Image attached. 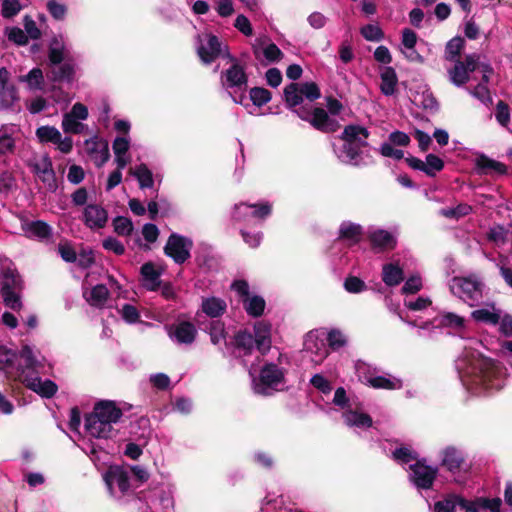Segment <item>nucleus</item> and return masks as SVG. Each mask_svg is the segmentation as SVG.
Segmentation results:
<instances>
[{"instance_id": "f257e3e1", "label": "nucleus", "mask_w": 512, "mask_h": 512, "mask_svg": "<svg viewBox=\"0 0 512 512\" xmlns=\"http://www.w3.org/2000/svg\"><path fill=\"white\" fill-rule=\"evenodd\" d=\"M463 385L475 394L498 390L503 386L502 369L472 346L465 348L456 361Z\"/></svg>"}, {"instance_id": "f03ea898", "label": "nucleus", "mask_w": 512, "mask_h": 512, "mask_svg": "<svg viewBox=\"0 0 512 512\" xmlns=\"http://www.w3.org/2000/svg\"><path fill=\"white\" fill-rule=\"evenodd\" d=\"M0 363L4 364L7 374L40 396L50 398L57 392V385L53 381H43L38 376L37 361L31 347L24 346L19 354L0 348Z\"/></svg>"}, {"instance_id": "7ed1b4c3", "label": "nucleus", "mask_w": 512, "mask_h": 512, "mask_svg": "<svg viewBox=\"0 0 512 512\" xmlns=\"http://www.w3.org/2000/svg\"><path fill=\"white\" fill-rule=\"evenodd\" d=\"M369 133L366 128L358 125H349L343 131L341 146L334 145V152L338 159L346 164L359 165L361 163V148L367 145Z\"/></svg>"}, {"instance_id": "20e7f679", "label": "nucleus", "mask_w": 512, "mask_h": 512, "mask_svg": "<svg viewBox=\"0 0 512 512\" xmlns=\"http://www.w3.org/2000/svg\"><path fill=\"white\" fill-rule=\"evenodd\" d=\"M500 498L479 497L468 501L460 496L450 495L434 505V512H455L457 508L465 512H500Z\"/></svg>"}, {"instance_id": "39448f33", "label": "nucleus", "mask_w": 512, "mask_h": 512, "mask_svg": "<svg viewBox=\"0 0 512 512\" xmlns=\"http://www.w3.org/2000/svg\"><path fill=\"white\" fill-rule=\"evenodd\" d=\"M479 71L483 74L484 82H489V78L493 73V69L490 65L485 63H480L479 56L472 54L468 55L465 58V61H456L453 68L448 70V75L450 81L455 86H462L469 80V73Z\"/></svg>"}, {"instance_id": "423d86ee", "label": "nucleus", "mask_w": 512, "mask_h": 512, "mask_svg": "<svg viewBox=\"0 0 512 512\" xmlns=\"http://www.w3.org/2000/svg\"><path fill=\"white\" fill-rule=\"evenodd\" d=\"M449 288L453 295L472 307L482 299L484 284L475 276L454 277Z\"/></svg>"}, {"instance_id": "0eeeda50", "label": "nucleus", "mask_w": 512, "mask_h": 512, "mask_svg": "<svg viewBox=\"0 0 512 512\" xmlns=\"http://www.w3.org/2000/svg\"><path fill=\"white\" fill-rule=\"evenodd\" d=\"M222 84L235 103L241 104L246 108L250 106L248 102H245L247 76L242 66L234 63L229 69H227L222 77Z\"/></svg>"}, {"instance_id": "6e6552de", "label": "nucleus", "mask_w": 512, "mask_h": 512, "mask_svg": "<svg viewBox=\"0 0 512 512\" xmlns=\"http://www.w3.org/2000/svg\"><path fill=\"white\" fill-rule=\"evenodd\" d=\"M249 373L252 376L253 390L260 395H270L284 384L283 369L273 363L264 365L258 377H254L251 371Z\"/></svg>"}, {"instance_id": "1a4fd4ad", "label": "nucleus", "mask_w": 512, "mask_h": 512, "mask_svg": "<svg viewBox=\"0 0 512 512\" xmlns=\"http://www.w3.org/2000/svg\"><path fill=\"white\" fill-rule=\"evenodd\" d=\"M197 54L204 64H210L220 56L230 57L227 47L217 36L210 33L198 35Z\"/></svg>"}, {"instance_id": "9d476101", "label": "nucleus", "mask_w": 512, "mask_h": 512, "mask_svg": "<svg viewBox=\"0 0 512 512\" xmlns=\"http://www.w3.org/2000/svg\"><path fill=\"white\" fill-rule=\"evenodd\" d=\"M295 113L304 121L309 122L315 129L330 133L335 132L339 128V123L336 119L331 118L327 112L322 108H307L301 106L295 110Z\"/></svg>"}, {"instance_id": "9b49d317", "label": "nucleus", "mask_w": 512, "mask_h": 512, "mask_svg": "<svg viewBox=\"0 0 512 512\" xmlns=\"http://www.w3.org/2000/svg\"><path fill=\"white\" fill-rule=\"evenodd\" d=\"M88 117V108L77 102L70 111L63 114L61 128L66 134H83L88 130V125L84 123Z\"/></svg>"}, {"instance_id": "f8f14e48", "label": "nucleus", "mask_w": 512, "mask_h": 512, "mask_svg": "<svg viewBox=\"0 0 512 512\" xmlns=\"http://www.w3.org/2000/svg\"><path fill=\"white\" fill-rule=\"evenodd\" d=\"M231 287L240 297L248 315L258 317L263 314L266 306L265 300L259 295L251 294L246 281L236 280L232 283Z\"/></svg>"}, {"instance_id": "ddd939ff", "label": "nucleus", "mask_w": 512, "mask_h": 512, "mask_svg": "<svg viewBox=\"0 0 512 512\" xmlns=\"http://www.w3.org/2000/svg\"><path fill=\"white\" fill-rule=\"evenodd\" d=\"M21 289V278L12 270H7L3 273L2 278V297L7 307L13 310H19L22 307V302L19 296Z\"/></svg>"}, {"instance_id": "4468645a", "label": "nucleus", "mask_w": 512, "mask_h": 512, "mask_svg": "<svg viewBox=\"0 0 512 512\" xmlns=\"http://www.w3.org/2000/svg\"><path fill=\"white\" fill-rule=\"evenodd\" d=\"M35 135L40 143H52L63 154H69L73 149V139L70 136H63L55 126H40L36 129Z\"/></svg>"}, {"instance_id": "2eb2a0df", "label": "nucleus", "mask_w": 512, "mask_h": 512, "mask_svg": "<svg viewBox=\"0 0 512 512\" xmlns=\"http://www.w3.org/2000/svg\"><path fill=\"white\" fill-rule=\"evenodd\" d=\"M192 246L193 243L191 239L177 233H172L164 247V252L176 263L182 264L190 257Z\"/></svg>"}, {"instance_id": "dca6fc26", "label": "nucleus", "mask_w": 512, "mask_h": 512, "mask_svg": "<svg viewBox=\"0 0 512 512\" xmlns=\"http://www.w3.org/2000/svg\"><path fill=\"white\" fill-rule=\"evenodd\" d=\"M253 54L260 63L264 65L279 62L284 54L279 47L266 38H259L252 44Z\"/></svg>"}, {"instance_id": "f3484780", "label": "nucleus", "mask_w": 512, "mask_h": 512, "mask_svg": "<svg viewBox=\"0 0 512 512\" xmlns=\"http://www.w3.org/2000/svg\"><path fill=\"white\" fill-rule=\"evenodd\" d=\"M104 481L110 494L116 498L123 496L130 488L128 473L117 466L107 470L104 474Z\"/></svg>"}, {"instance_id": "a211bd4d", "label": "nucleus", "mask_w": 512, "mask_h": 512, "mask_svg": "<svg viewBox=\"0 0 512 512\" xmlns=\"http://www.w3.org/2000/svg\"><path fill=\"white\" fill-rule=\"evenodd\" d=\"M437 468L417 461L410 465L409 479L417 489H430L437 475Z\"/></svg>"}, {"instance_id": "6ab92c4d", "label": "nucleus", "mask_w": 512, "mask_h": 512, "mask_svg": "<svg viewBox=\"0 0 512 512\" xmlns=\"http://www.w3.org/2000/svg\"><path fill=\"white\" fill-rule=\"evenodd\" d=\"M166 331L171 341L178 345H191L197 335L195 325L186 320H178L171 325H167Z\"/></svg>"}, {"instance_id": "aec40b11", "label": "nucleus", "mask_w": 512, "mask_h": 512, "mask_svg": "<svg viewBox=\"0 0 512 512\" xmlns=\"http://www.w3.org/2000/svg\"><path fill=\"white\" fill-rule=\"evenodd\" d=\"M272 212V205L268 202L259 204L239 203L234 207L233 217L238 221H246L251 218L263 220Z\"/></svg>"}, {"instance_id": "412c9836", "label": "nucleus", "mask_w": 512, "mask_h": 512, "mask_svg": "<svg viewBox=\"0 0 512 512\" xmlns=\"http://www.w3.org/2000/svg\"><path fill=\"white\" fill-rule=\"evenodd\" d=\"M83 149L98 167L106 163L110 156L108 142L98 136L85 140Z\"/></svg>"}, {"instance_id": "4be33fe9", "label": "nucleus", "mask_w": 512, "mask_h": 512, "mask_svg": "<svg viewBox=\"0 0 512 512\" xmlns=\"http://www.w3.org/2000/svg\"><path fill=\"white\" fill-rule=\"evenodd\" d=\"M85 432L89 439L107 440L114 435L115 430L108 422L88 415L85 419Z\"/></svg>"}, {"instance_id": "5701e85b", "label": "nucleus", "mask_w": 512, "mask_h": 512, "mask_svg": "<svg viewBox=\"0 0 512 512\" xmlns=\"http://www.w3.org/2000/svg\"><path fill=\"white\" fill-rule=\"evenodd\" d=\"M21 229L24 235L30 239H36L39 241L46 240L50 237L52 229L44 221L36 220L30 221L25 217L20 218Z\"/></svg>"}, {"instance_id": "b1692460", "label": "nucleus", "mask_w": 512, "mask_h": 512, "mask_svg": "<svg viewBox=\"0 0 512 512\" xmlns=\"http://www.w3.org/2000/svg\"><path fill=\"white\" fill-rule=\"evenodd\" d=\"M90 416L108 422L110 426L114 427V424L122 417V411L112 401H100L94 406Z\"/></svg>"}, {"instance_id": "393cba45", "label": "nucleus", "mask_w": 512, "mask_h": 512, "mask_svg": "<svg viewBox=\"0 0 512 512\" xmlns=\"http://www.w3.org/2000/svg\"><path fill=\"white\" fill-rule=\"evenodd\" d=\"M368 238L372 248L378 252L392 250L397 243L395 234L384 229H371Z\"/></svg>"}, {"instance_id": "a878e982", "label": "nucleus", "mask_w": 512, "mask_h": 512, "mask_svg": "<svg viewBox=\"0 0 512 512\" xmlns=\"http://www.w3.org/2000/svg\"><path fill=\"white\" fill-rule=\"evenodd\" d=\"M83 221L90 229H101L108 221V213L101 205L88 204L83 211Z\"/></svg>"}, {"instance_id": "bb28decb", "label": "nucleus", "mask_w": 512, "mask_h": 512, "mask_svg": "<svg viewBox=\"0 0 512 512\" xmlns=\"http://www.w3.org/2000/svg\"><path fill=\"white\" fill-rule=\"evenodd\" d=\"M363 367L358 368L359 379L362 383L376 389L396 390L402 387V381L392 376H372L362 373Z\"/></svg>"}, {"instance_id": "cd10ccee", "label": "nucleus", "mask_w": 512, "mask_h": 512, "mask_svg": "<svg viewBox=\"0 0 512 512\" xmlns=\"http://www.w3.org/2000/svg\"><path fill=\"white\" fill-rule=\"evenodd\" d=\"M417 40V34L413 30L409 28L403 29L401 39V52L407 60L416 63H423L424 58L417 52L415 48Z\"/></svg>"}, {"instance_id": "c85d7f7f", "label": "nucleus", "mask_w": 512, "mask_h": 512, "mask_svg": "<svg viewBox=\"0 0 512 512\" xmlns=\"http://www.w3.org/2000/svg\"><path fill=\"white\" fill-rule=\"evenodd\" d=\"M342 416L345 424L349 427L365 429L372 425L371 417L358 406L349 405Z\"/></svg>"}, {"instance_id": "c756f323", "label": "nucleus", "mask_w": 512, "mask_h": 512, "mask_svg": "<svg viewBox=\"0 0 512 512\" xmlns=\"http://www.w3.org/2000/svg\"><path fill=\"white\" fill-rule=\"evenodd\" d=\"M19 131L16 124H4L0 127V154L9 155L14 152Z\"/></svg>"}, {"instance_id": "7c9ffc66", "label": "nucleus", "mask_w": 512, "mask_h": 512, "mask_svg": "<svg viewBox=\"0 0 512 512\" xmlns=\"http://www.w3.org/2000/svg\"><path fill=\"white\" fill-rule=\"evenodd\" d=\"M467 319L453 312H442L435 318L434 325L437 327H444L451 329L455 332L462 333L467 326Z\"/></svg>"}, {"instance_id": "2f4dec72", "label": "nucleus", "mask_w": 512, "mask_h": 512, "mask_svg": "<svg viewBox=\"0 0 512 512\" xmlns=\"http://www.w3.org/2000/svg\"><path fill=\"white\" fill-rule=\"evenodd\" d=\"M501 310L496 308L494 303H487L483 307L471 313L472 318L477 322L490 325H497L501 319Z\"/></svg>"}, {"instance_id": "473e14b6", "label": "nucleus", "mask_w": 512, "mask_h": 512, "mask_svg": "<svg viewBox=\"0 0 512 512\" xmlns=\"http://www.w3.org/2000/svg\"><path fill=\"white\" fill-rule=\"evenodd\" d=\"M200 310L212 319L219 318L226 312L227 303L224 299L219 297H205L202 299Z\"/></svg>"}, {"instance_id": "72a5a7b5", "label": "nucleus", "mask_w": 512, "mask_h": 512, "mask_svg": "<svg viewBox=\"0 0 512 512\" xmlns=\"http://www.w3.org/2000/svg\"><path fill=\"white\" fill-rule=\"evenodd\" d=\"M255 341L257 349L265 354L271 347V326L264 321H258L254 325Z\"/></svg>"}, {"instance_id": "f704fd0d", "label": "nucleus", "mask_w": 512, "mask_h": 512, "mask_svg": "<svg viewBox=\"0 0 512 512\" xmlns=\"http://www.w3.org/2000/svg\"><path fill=\"white\" fill-rule=\"evenodd\" d=\"M441 456L442 465L445 466L450 472L460 470L464 462V455L462 451L453 446L444 448L441 452Z\"/></svg>"}, {"instance_id": "c9c22d12", "label": "nucleus", "mask_w": 512, "mask_h": 512, "mask_svg": "<svg viewBox=\"0 0 512 512\" xmlns=\"http://www.w3.org/2000/svg\"><path fill=\"white\" fill-rule=\"evenodd\" d=\"M161 272L151 262L145 263L141 267V277L143 286L151 291L158 289L160 285Z\"/></svg>"}, {"instance_id": "e433bc0d", "label": "nucleus", "mask_w": 512, "mask_h": 512, "mask_svg": "<svg viewBox=\"0 0 512 512\" xmlns=\"http://www.w3.org/2000/svg\"><path fill=\"white\" fill-rule=\"evenodd\" d=\"M404 279L402 268L398 263H386L382 267V281L387 286H397Z\"/></svg>"}, {"instance_id": "4c0bfd02", "label": "nucleus", "mask_w": 512, "mask_h": 512, "mask_svg": "<svg viewBox=\"0 0 512 512\" xmlns=\"http://www.w3.org/2000/svg\"><path fill=\"white\" fill-rule=\"evenodd\" d=\"M83 296L91 306L102 307L108 299L109 291L104 285H96L91 289H85Z\"/></svg>"}, {"instance_id": "58836bf2", "label": "nucleus", "mask_w": 512, "mask_h": 512, "mask_svg": "<svg viewBox=\"0 0 512 512\" xmlns=\"http://www.w3.org/2000/svg\"><path fill=\"white\" fill-rule=\"evenodd\" d=\"M129 173L137 179L141 189L153 188V173L146 164L141 163L134 168H130Z\"/></svg>"}, {"instance_id": "ea45409f", "label": "nucleus", "mask_w": 512, "mask_h": 512, "mask_svg": "<svg viewBox=\"0 0 512 512\" xmlns=\"http://www.w3.org/2000/svg\"><path fill=\"white\" fill-rule=\"evenodd\" d=\"M380 78L381 92L386 96L393 95L398 81L395 70L392 67H384L380 72Z\"/></svg>"}, {"instance_id": "a19ab883", "label": "nucleus", "mask_w": 512, "mask_h": 512, "mask_svg": "<svg viewBox=\"0 0 512 512\" xmlns=\"http://www.w3.org/2000/svg\"><path fill=\"white\" fill-rule=\"evenodd\" d=\"M339 235L342 239L354 244L360 241L363 235V230L359 224L344 221L340 225Z\"/></svg>"}, {"instance_id": "79ce46f5", "label": "nucleus", "mask_w": 512, "mask_h": 512, "mask_svg": "<svg viewBox=\"0 0 512 512\" xmlns=\"http://www.w3.org/2000/svg\"><path fill=\"white\" fill-rule=\"evenodd\" d=\"M284 97L286 105L295 112L303 102V94L299 84L291 83L284 89Z\"/></svg>"}, {"instance_id": "37998d69", "label": "nucleus", "mask_w": 512, "mask_h": 512, "mask_svg": "<svg viewBox=\"0 0 512 512\" xmlns=\"http://www.w3.org/2000/svg\"><path fill=\"white\" fill-rule=\"evenodd\" d=\"M66 55V46L62 37H54L49 46V61L53 65L60 64Z\"/></svg>"}, {"instance_id": "c03bdc74", "label": "nucleus", "mask_w": 512, "mask_h": 512, "mask_svg": "<svg viewBox=\"0 0 512 512\" xmlns=\"http://www.w3.org/2000/svg\"><path fill=\"white\" fill-rule=\"evenodd\" d=\"M21 82H25L31 91L42 90L44 88L43 72L39 68H33L28 74L19 78Z\"/></svg>"}, {"instance_id": "a18cd8bd", "label": "nucleus", "mask_w": 512, "mask_h": 512, "mask_svg": "<svg viewBox=\"0 0 512 512\" xmlns=\"http://www.w3.org/2000/svg\"><path fill=\"white\" fill-rule=\"evenodd\" d=\"M211 338V342L215 345L220 344L226 339V331L224 323L220 320H212L205 329Z\"/></svg>"}, {"instance_id": "49530a36", "label": "nucleus", "mask_w": 512, "mask_h": 512, "mask_svg": "<svg viewBox=\"0 0 512 512\" xmlns=\"http://www.w3.org/2000/svg\"><path fill=\"white\" fill-rule=\"evenodd\" d=\"M313 348L316 349V355L312 358V361L315 362V364H320L328 356V349L322 341L318 342L312 339V337H308L305 342V349L307 351H313Z\"/></svg>"}, {"instance_id": "de8ad7c7", "label": "nucleus", "mask_w": 512, "mask_h": 512, "mask_svg": "<svg viewBox=\"0 0 512 512\" xmlns=\"http://www.w3.org/2000/svg\"><path fill=\"white\" fill-rule=\"evenodd\" d=\"M235 344L237 349L242 350L244 355H246L253 350L256 341L250 333L241 331L235 336Z\"/></svg>"}, {"instance_id": "09e8293b", "label": "nucleus", "mask_w": 512, "mask_h": 512, "mask_svg": "<svg viewBox=\"0 0 512 512\" xmlns=\"http://www.w3.org/2000/svg\"><path fill=\"white\" fill-rule=\"evenodd\" d=\"M53 79L56 81L72 82L75 75L74 66L70 63H64L53 69Z\"/></svg>"}, {"instance_id": "8fccbe9b", "label": "nucleus", "mask_w": 512, "mask_h": 512, "mask_svg": "<svg viewBox=\"0 0 512 512\" xmlns=\"http://www.w3.org/2000/svg\"><path fill=\"white\" fill-rule=\"evenodd\" d=\"M46 8L53 19L63 21L66 18L68 9L64 3H60L56 0H48Z\"/></svg>"}, {"instance_id": "3c124183", "label": "nucleus", "mask_w": 512, "mask_h": 512, "mask_svg": "<svg viewBox=\"0 0 512 512\" xmlns=\"http://www.w3.org/2000/svg\"><path fill=\"white\" fill-rule=\"evenodd\" d=\"M478 166L483 169L486 173L494 172L496 174H504L506 173V166L501 162L492 160L487 157H481L478 160Z\"/></svg>"}, {"instance_id": "603ef678", "label": "nucleus", "mask_w": 512, "mask_h": 512, "mask_svg": "<svg viewBox=\"0 0 512 512\" xmlns=\"http://www.w3.org/2000/svg\"><path fill=\"white\" fill-rule=\"evenodd\" d=\"M249 97L253 105L261 107L271 100V93L265 88L254 87L250 90Z\"/></svg>"}, {"instance_id": "864d4df0", "label": "nucleus", "mask_w": 512, "mask_h": 512, "mask_svg": "<svg viewBox=\"0 0 512 512\" xmlns=\"http://www.w3.org/2000/svg\"><path fill=\"white\" fill-rule=\"evenodd\" d=\"M17 100V93L12 86H3L0 88V108L6 109L13 105Z\"/></svg>"}, {"instance_id": "5fc2aeb1", "label": "nucleus", "mask_w": 512, "mask_h": 512, "mask_svg": "<svg viewBox=\"0 0 512 512\" xmlns=\"http://www.w3.org/2000/svg\"><path fill=\"white\" fill-rule=\"evenodd\" d=\"M463 48V39L460 37H455L451 39L445 48V58L450 61H455V59L460 55V52Z\"/></svg>"}, {"instance_id": "6e6d98bb", "label": "nucleus", "mask_w": 512, "mask_h": 512, "mask_svg": "<svg viewBox=\"0 0 512 512\" xmlns=\"http://www.w3.org/2000/svg\"><path fill=\"white\" fill-rule=\"evenodd\" d=\"M444 167V162L434 154H428L425 160V174L435 176Z\"/></svg>"}, {"instance_id": "4d7b16f0", "label": "nucleus", "mask_w": 512, "mask_h": 512, "mask_svg": "<svg viewBox=\"0 0 512 512\" xmlns=\"http://www.w3.org/2000/svg\"><path fill=\"white\" fill-rule=\"evenodd\" d=\"M42 168L36 167V173L42 179L43 182L48 183L50 188L55 187V179L54 172L51 168V162L48 159H45L42 164Z\"/></svg>"}, {"instance_id": "13d9d810", "label": "nucleus", "mask_w": 512, "mask_h": 512, "mask_svg": "<svg viewBox=\"0 0 512 512\" xmlns=\"http://www.w3.org/2000/svg\"><path fill=\"white\" fill-rule=\"evenodd\" d=\"M327 341L332 349L337 350L346 345L347 337L341 330L332 329L327 335Z\"/></svg>"}, {"instance_id": "bf43d9fd", "label": "nucleus", "mask_w": 512, "mask_h": 512, "mask_svg": "<svg viewBox=\"0 0 512 512\" xmlns=\"http://www.w3.org/2000/svg\"><path fill=\"white\" fill-rule=\"evenodd\" d=\"M114 231L118 235L127 236L133 230L132 221L126 217L118 216L113 220Z\"/></svg>"}, {"instance_id": "052dcab7", "label": "nucleus", "mask_w": 512, "mask_h": 512, "mask_svg": "<svg viewBox=\"0 0 512 512\" xmlns=\"http://www.w3.org/2000/svg\"><path fill=\"white\" fill-rule=\"evenodd\" d=\"M472 207L468 204H459L455 208H446L441 210V214L447 218L459 219L463 216L470 214Z\"/></svg>"}, {"instance_id": "680f3d73", "label": "nucleus", "mask_w": 512, "mask_h": 512, "mask_svg": "<svg viewBox=\"0 0 512 512\" xmlns=\"http://www.w3.org/2000/svg\"><path fill=\"white\" fill-rule=\"evenodd\" d=\"M393 458L398 463L404 464L416 460L417 454L408 447H400L393 452Z\"/></svg>"}, {"instance_id": "e2e57ef3", "label": "nucleus", "mask_w": 512, "mask_h": 512, "mask_svg": "<svg viewBox=\"0 0 512 512\" xmlns=\"http://www.w3.org/2000/svg\"><path fill=\"white\" fill-rule=\"evenodd\" d=\"M487 83L482 79L481 83H479L474 89L469 90L470 94L480 100L484 104H488L491 102L490 91L487 88Z\"/></svg>"}, {"instance_id": "0e129e2a", "label": "nucleus", "mask_w": 512, "mask_h": 512, "mask_svg": "<svg viewBox=\"0 0 512 512\" xmlns=\"http://www.w3.org/2000/svg\"><path fill=\"white\" fill-rule=\"evenodd\" d=\"M361 35L368 41H380L383 38V32L376 24H368L362 27Z\"/></svg>"}, {"instance_id": "69168bd1", "label": "nucleus", "mask_w": 512, "mask_h": 512, "mask_svg": "<svg viewBox=\"0 0 512 512\" xmlns=\"http://www.w3.org/2000/svg\"><path fill=\"white\" fill-rule=\"evenodd\" d=\"M22 9L19 0H4L2 3V16L4 18H12L17 15Z\"/></svg>"}, {"instance_id": "338daca9", "label": "nucleus", "mask_w": 512, "mask_h": 512, "mask_svg": "<svg viewBox=\"0 0 512 512\" xmlns=\"http://www.w3.org/2000/svg\"><path fill=\"white\" fill-rule=\"evenodd\" d=\"M311 385L323 394H329L332 391L330 381L322 374H315L310 379Z\"/></svg>"}, {"instance_id": "774afa93", "label": "nucleus", "mask_w": 512, "mask_h": 512, "mask_svg": "<svg viewBox=\"0 0 512 512\" xmlns=\"http://www.w3.org/2000/svg\"><path fill=\"white\" fill-rule=\"evenodd\" d=\"M344 288L349 293H361L367 289V286L363 280L356 276H350L346 278L344 282Z\"/></svg>"}]
</instances>
